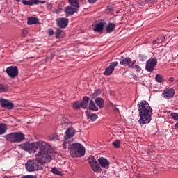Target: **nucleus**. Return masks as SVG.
Listing matches in <instances>:
<instances>
[{"label":"nucleus","instance_id":"obj_1","mask_svg":"<svg viewBox=\"0 0 178 178\" xmlns=\"http://www.w3.org/2000/svg\"><path fill=\"white\" fill-rule=\"evenodd\" d=\"M54 150L49 149V150L40 149L35 154V159L28 160L25 163V168L27 172H37L38 170H42L44 165L51 162L52 159V152Z\"/></svg>","mask_w":178,"mask_h":178},{"label":"nucleus","instance_id":"obj_2","mask_svg":"<svg viewBox=\"0 0 178 178\" xmlns=\"http://www.w3.org/2000/svg\"><path fill=\"white\" fill-rule=\"evenodd\" d=\"M138 110L140 116L138 120L139 124L142 126L148 124L151 122V115H152V108L148 102L145 100L140 102L138 104Z\"/></svg>","mask_w":178,"mask_h":178},{"label":"nucleus","instance_id":"obj_3","mask_svg":"<svg viewBox=\"0 0 178 178\" xmlns=\"http://www.w3.org/2000/svg\"><path fill=\"white\" fill-rule=\"evenodd\" d=\"M63 147L64 149H67L68 148L72 158H81L86 154V149L81 143H71L70 142L64 141Z\"/></svg>","mask_w":178,"mask_h":178},{"label":"nucleus","instance_id":"obj_4","mask_svg":"<svg viewBox=\"0 0 178 178\" xmlns=\"http://www.w3.org/2000/svg\"><path fill=\"white\" fill-rule=\"evenodd\" d=\"M22 149L24 151H29V152H38V151H49V149H52V147L49 145L47 142L40 140L38 142H35L33 143H25L20 145Z\"/></svg>","mask_w":178,"mask_h":178},{"label":"nucleus","instance_id":"obj_5","mask_svg":"<svg viewBox=\"0 0 178 178\" xmlns=\"http://www.w3.org/2000/svg\"><path fill=\"white\" fill-rule=\"evenodd\" d=\"M24 134L20 132H13L6 135V140L9 143H16L24 141Z\"/></svg>","mask_w":178,"mask_h":178},{"label":"nucleus","instance_id":"obj_6","mask_svg":"<svg viewBox=\"0 0 178 178\" xmlns=\"http://www.w3.org/2000/svg\"><path fill=\"white\" fill-rule=\"evenodd\" d=\"M6 73L10 79H16L19 76V68L17 66H10L6 69Z\"/></svg>","mask_w":178,"mask_h":178},{"label":"nucleus","instance_id":"obj_7","mask_svg":"<svg viewBox=\"0 0 178 178\" xmlns=\"http://www.w3.org/2000/svg\"><path fill=\"white\" fill-rule=\"evenodd\" d=\"M118 66V61H114L110 63V65L105 68V71L103 74L104 76H111L113 73V70H115V67Z\"/></svg>","mask_w":178,"mask_h":178},{"label":"nucleus","instance_id":"obj_8","mask_svg":"<svg viewBox=\"0 0 178 178\" xmlns=\"http://www.w3.org/2000/svg\"><path fill=\"white\" fill-rule=\"evenodd\" d=\"M156 63H158V61L155 58H150L149 59L146 63V67L145 69L147 72H152L156 66Z\"/></svg>","mask_w":178,"mask_h":178},{"label":"nucleus","instance_id":"obj_9","mask_svg":"<svg viewBox=\"0 0 178 178\" xmlns=\"http://www.w3.org/2000/svg\"><path fill=\"white\" fill-rule=\"evenodd\" d=\"M0 105L1 108H5L6 109H13L15 108V105L12 102L5 99H0Z\"/></svg>","mask_w":178,"mask_h":178},{"label":"nucleus","instance_id":"obj_10","mask_svg":"<svg viewBox=\"0 0 178 178\" xmlns=\"http://www.w3.org/2000/svg\"><path fill=\"white\" fill-rule=\"evenodd\" d=\"M57 26L60 27V29H65L69 24V19L60 17L56 19Z\"/></svg>","mask_w":178,"mask_h":178},{"label":"nucleus","instance_id":"obj_11","mask_svg":"<svg viewBox=\"0 0 178 178\" xmlns=\"http://www.w3.org/2000/svg\"><path fill=\"white\" fill-rule=\"evenodd\" d=\"M75 133L76 132L74 131V129H73L72 127L68 128L66 130L65 136H64V141H67V143H70L69 139L72 138V137H73L74 136Z\"/></svg>","mask_w":178,"mask_h":178},{"label":"nucleus","instance_id":"obj_12","mask_svg":"<svg viewBox=\"0 0 178 178\" xmlns=\"http://www.w3.org/2000/svg\"><path fill=\"white\" fill-rule=\"evenodd\" d=\"M98 163H99L102 168H104V169H109V161L104 157H99L98 159Z\"/></svg>","mask_w":178,"mask_h":178},{"label":"nucleus","instance_id":"obj_13","mask_svg":"<svg viewBox=\"0 0 178 178\" xmlns=\"http://www.w3.org/2000/svg\"><path fill=\"white\" fill-rule=\"evenodd\" d=\"M163 95L164 98H172L173 95H175V90H173L172 88L165 89L163 92Z\"/></svg>","mask_w":178,"mask_h":178},{"label":"nucleus","instance_id":"obj_14","mask_svg":"<svg viewBox=\"0 0 178 178\" xmlns=\"http://www.w3.org/2000/svg\"><path fill=\"white\" fill-rule=\"evenodd\" d=\"M77 10H79V9H77L76 8H73L70 6H68L65 8V13L67 16H70V15H74V13H76Z\"/></svg>","mask_w":178,"mask_h":178},{"label":"nucleus","instance_id":"obj_15","mask_svg":"<svg viewBox=\"0 0 178 178\" xmlns=\"http://www.w3.org/2000/svg\"><path fill=\"white\" fill-rule=\"evenodd\" d=\"M120 65H124V66H129L131 63V59L130 58L121 57L120 58Z\"/></svg>","mask_w":178,"mask_h":178},{"label":"nucleus","instance_id":"obj_16","mask_svg":"<svg viewBox=\"0 0 178 178\" xmlns=\"http://www.w3.org/2000/svg\"><path fill=\"white\" fill-rule=\"evenodd\" d=\"M39 22L40 20L38 19V18L35 17H29L27 19V24H29V26H31L33 24H37Z\"/></svg>","mask_w":178,"mask_h":178},{"label":"nucleus","instance_id":"obj_17","mask_svg":"<svg viewBox=\"0 0 178 178\" xmlns=\"http://www.w3.org/2000/svg\"><path fill=\"white\" fill-rule=\"evenodd\" d=\"M23 5L31 6L33 5H38V0H22Z\"/></svg>","mask_w":178,"mask_h":178},{"label":"nucleus","instance_id":"obj_18","mask_svg":"<svg viewBox=\"0 0 178 178\" xmlns=\"http://www.w3.org/2000/svg\"><path fill=\"white\" fill-rule=\"evenodd\" d=\"M88 101H90L89 97L84 96L83 97V101L81 102V104L82 105L83 109H86L88 106Z\"/></svg>","mask_w":178,"mask_h":178},{"label":"nucleus","instance_id":"obj_19","mask_svg":"<svg viewBox=\"0 0 178 178\" xmlns=\"http://www.w3.org/2000/svg\"><path fill=\"white\" fill-rule=\"evenodd\" d=\"M86 116L88 119H90L92 122H95L97 119L98 118V115L94 113H89L88 111H86Z\"/></svg>","mask_w":178,"mask_h":178},{"label":"nucleus","instance_id":"obj_20","mask_svg":"<svg viewBox=\"0 0 178 178\" xmlns=\"http://www.w3.org/2000/svg\"><path fill=\"white\" fill-rule=\"evenodd\" d=\"M115 27H116V25L113 23H108L107 26H106V33H112L115 30Z\"/></svg>","mask_w":178,"mask_h":178},{"label":"nucleus","instance_id":"obj_21","mask_svg":"<svg viewBox=\"0 0 178 178\" xmlns=\"http://www.w3.org/2000/svg\"><path fill=\"white\" fill-rule=\"evenodd\" d=\"M95 103L97 105V106H99V108H100V109H102V108H104V99L101 97H97L95 99Z\"/></svg>","mask_w":178,"mask_h":178},{"label":"nucleus","instance_id":"obj_22","mask_svg":"<svg viewBox=\"0 0 178 178\" xmlns=\"http://www.w3.org/2000/svg\"><path fill=\"white\" fill-rule=\"evenodd\" d=\"M6 130H8V126L5 123L0 124V136L2 134H5L6 133Z\"/></svg>","mask_w":178,"mask_h":178},{"label":"nucleus","instance_id":"obj_23","mask_svg":"<svg viewBox=\"0 0 178 178\" xmlns=\"http://www.w3.org/2000/svg\"><path fill=\"white\" fill-rule=\"evenodd\" d=\"M104 30V24L103 23H99L95 25V27L94 29V31L97 33H101Z\"/></svg>","mask_w":178,"mask_h":178},{"label":"nucleus","instance_id":"obj_24","mask_svg":"<svg viewBox=\"0 0 178 178\" xmlns=\"http://www.w3.org/2000/svg\"><path fill=\"white\" fill-rule=\"evenodd\" d=\"M90 168H92L93 172H95V173H101V167L98 165V163L96 164H93V165H91Z\"/></svg>","mask_w":178,"mask_h":178},{"label":"nucleus","instance_id":"obj_25","mask_svg":"<svg viewBox=\"0 0 178 178\" xmlns=\"http://www.w3.org/2000/svg\"><path fill=\"white\" fill-rule=\"evenodd\" d=\"M89 109H90V111H95V112H97V111H98V107H97L93 100L90 101Z\"/></svg>","mask_w":178,"mask_h":178},{"label":"nucleus","instance_id":"obj_26","mask_svg":"<svg viewBox=\"0 0 178 178\" xmlns=\"http://www.w3.org/2000/svg\"><path fill=\"white\" fill-rule=\"evenodd\" d=\"M88 162L90 165V166H92L93 165L98 163V161H97V159H95V158L92 156H90L88 159Z\"/></svg>","mask_w":178,"mask_h":178},{"label":"nucleus","instance_id":"obj_27","mask_svg":"<svg viewBox=\"0 0 178 178\" xmlns=\"http://www.w3.org/2000/svg\"><path fill=\"white\" fill-rule=\"evenodd\" d=\"M68 2L74 8H79V0H68Z\"/></svg>","mask_w":178,"mask_h":178},{"label":"nucleus","instance_id":"obj_28","mask_svg":"<svg viewBox=\"0 0 178 178\" xmlns=\"http://www.w3.org/2000/svg\"><path fill=\"white\" fill-rule=\"evenodd\" d=\"M8 90V86L0 83V92H6Z\"/></svg>","mask_w":178,"mask_h":178},{"label":"nucleus","instance_id":"obj_29","mask_svg":"<svg viewBox=\"0 0 178 178\" xmlns=\"http://www.w3.org/2000/svg\"><path fill=\"white\" fill-rule=\"evenodd\" d=\"M101 94V90L99 89H96L94 90V92L92 93L91 97L92 98H95V97H98Z\"/></svg>","mask_w":178,"mask_h":178},{"label":"nucleus","instance_id":"obj_30","mask_svg":"<svg viewBox=\"0 0 178 178\" xmlns=\"http://www.w3.org/2000/svg\"><path fill=\"white\" fill-rule=\"evenodd\" d=\"M74 109H80L82 108L81 102H75L73 104Z\"/></svg>","mask_w":178,"mask_h":178},{"label":"nucleus","instance_id":"obj_31","mask_svg":"<svg viewBox=\"0 0 178 178\" xmlns=\"http://www.w3.org/2000/svg\"><path fill=\"white\" fill-rule=\"evenodd\" d=\"M51 172H53L54 175H57V176H62V172H60L56 168H51Z\"/></svg>","mask_w":178,"mask_h":178},{"label":"nucleus","instance_id":"obj_32","mask_svg":"<svg viewBox=\"0 0 178 178\" xmlns=\"http://www.w3.org/2000/svg\"><path fill=\"white\" fill-rule=\"evenodd\" d=\"M62 33H63V31L60 29H57L55 32L56 38H62Z\"/></svg>","mask_w":178,"mask_h":178},{"label":"nucleus","instance_id":"obj_33","mask_svg":"<svg viewBox=\"0 0 178 178\" xmlns=\"http://www.w3.org/2000/svg\"><path fill=\"white\" fill-rule=\"evenodd\" d=\"M155 79L157 83H163V77H162L161 74H157Z\"/></svg>","mask_w":178,"mask_h":178},{"label":"nucleus","instance_id":"obj_34","mask_svg":"<svg viewBox=\"0 0 178 178\" xmlns=\"http://www.w3.org/2000/svg\"><path fill=\"white\" fill-rule=\"evenodd\" d=\"M113 145L115 148H120V140H115L113 142Z\"/></svg>","mask_w":178,"mask_h":178},{"label":"nucleus","instance_id":"obj_35","mask_svg":"<svg viewBox=\"0 0 178 178\" xmlns=\"http://www.w3.org/2000/svg\"><path fill=\"white\" fill-rule=\"evenodd\" d=\"M171 118L174 119V120H178V113H172Z\"/></svg>","mask_w":178,"mask_h":178},{"label":"nucleus","instance_id":"obj_36","mask_svg":"<svg viewBox=\"0 0 178 178\" xmlns=\"http://www.w3.org/2000/svg\"><path fill=\"white\" fill-rule=\"evenodd\" d=\"M147 2H149V1H147V0H140L139 1H138V3L139 5H140V6H143V5H145V3H147Z\"/></svg>","mask_w":178,"mask_h":178},{"label":"nucleus","instance_id":"obj_37","mask_svg":"<svg viewBox=\"0 0 178 178\" xmlns=\"http://www.w3.org/2000/svg\"><path fill=\"white\" fill-rule=\"evenodd\" d=\"M21 178H37V175H24Z\"/></svg>","mask_w":178,"mask_h":178},{"label":"nucleus","instance_id":"obj_38","mask_svg":"<svg viewBox=\"0 0 178 178\" xmlns=\"http://www.w3.org/2000/svg\"><path fill=\"white\" fill-rule=\"evenodd\" d=\"M139 59H140V60H142V62H144V60H145V59H147V58L145 56L139 55Z\"/></svg>","mask_w":178,"mask_h":178},{"label":"nucleus","instance_id":"obj_39","mask_svg":"<svg viewBox=\"0 0 178 178\" xmlns=\"http://www.w3.org/2000/svg\"><path fill=\"white\" fill-rule=\"evenodd\" d=\"M135 69L136 72H141V67L140 65H135Z\"/></svg>","mask_w":178,"mask_h":178},{"label":"nucleus","instance_id":"obj_40","mask_svg":"<svg viewBox=\"0 0 178 178\" xmlns=\"http://www.w3.org/2000/svg\"><path fill=\"white\" fill-rule=\"evenodd\" d=\"M97 1L98 0H88V3H90L91 5H92L93 3H95V2H97Z\"/></svg>","mask_w":178,"mask_h":178},{"label":"nucleus","instance_id":"obj_41","mask_svg":"<svg viewBox=\"0 0 178 178\" xmlns=\"http://www.w3.org/2000/svg\"><path fill=\"white\" fill-rule=\"evenodd\" d=\"M168 81H170V83H173V81H175V78L173 77H170L168 79Z\"/></svg>","mask_w":178,"mask_h":178},{"label":"nucleus","instance_id":"obj_42","mask_svg":"<svg viewBox=\"0 0 178 178\" xmlns=\"http://www.w3.org/2000/svg\"><path fill=\"white\" fill-rule=\"evenodd\" d=\"M49 35H54V30L50 29L49 31Z\"/></svg>","mask_w":178,"mask_h":178},{"label":"nucleus","instance_id":"obj_43","mask_svg":"<svg viewBox=\"0 0 178 178\" xmlns=\"http://www.w3.org/2000/svg\"><path fill=\"white\" fill-rule=\"evenodd\" d=\"M38 3H42V4L45 3V1H40V0H38Z\"/></svg>","mask_w":178,"mask_h":178},{"label":"nucleus","instance_id":"obj_44","mask_svg":"<svg viewBox=\"0 0 178 178\" xmlns=\"http://www.w3.org/2000/svg\"><path fill=\"white\" fill-rule=\"evenodd\" d=\"M175 128L178 130V122L175 124Z\"/></svg>","mask_w":178,"mask_h":178},{"label":"nucleus","instance_id":"obj_45","mask_svg":"<svg viewBox=\"0 0 178 178\" xmlns=\"http://www.w3.org/2000/svg\"><path fill=\"white\" fill-rule=\"evenodd\" d=\"M156 43H158V39H157V40H154V41L152 42V44H156Z\"/></svg>","mask_w":178,"mask_h":178},{"label":"nucleus","instance_id":"obj_46","mask_svg":"<svg viewBox=\"0 0 178 178\" xmlns=\"http://www.w3.org/2000/svg\"><path fill=\"white\" fill-rule=\"evenodd\" d=\"M16 2H20V0H15Z\"/></svg>","mask_w":178,"mask_h":178},{"label":"nucleus","instance_id":"obj_47","mask_svg":"<svg viewBox=\"0 0 178 178\" xmlns=\"http://www.w3.org/2000/svg\"><path fill=\"white\" fill-rule=\"evenodd\" d=\"M115 109H116V111L118 112L119 111V110L118 109V108H115Z\"/></svg>","mask_w":178,"mask_h":178},{"label":"nucleus","instance_id":"obj_48","mask_svg":"<svg viewBox=\"0 0 178 178\" xmlns=\"http://www.w3.org/2000/svg\"><path fill=\"white\" fill-rule=\"evenodd\" d=\"M133 65H134V63H132V65H131V67H133Z\"/></svg>","mask_w":178,"mask_h":178},{"label":"nucleus","instance_id":"obj_49","mask_svg":"<svg viewBox=\"0 0 178 178\" xmlns=\"http://www.w3.org/2000/svg\"><path fill=\"white\" fill-rule=\"evenodd\" d=\"M147 1H151V0H147Z\"/></svg>","mask_w":178,"mask_h":178},{"label":"nucleus","instance_id":"obj_50","mask_svg":"<svg viewBox=\"0 0 178 178\" xmlns=\"http://www.w3.org/2000/svg\"><path fill=\"white\" fill-rule=\"evenodd\" d=\"M177 19H178V16H177Z\"/></svg>","mask_w":178,"mask_h":178},{"label":"nucleus","instance_id":"obj_51","mask_svg":"<svg viewBox=\"0 0 178 178\" xmlns=\"http://www.w3.org/2000/svg\"><path fill=\"white\" fill-rule=\"evenodd\" d=\"M138 178H140V177H138Z\"/></svg>","mask_w":178,"mask_h":178}]
</instances>
